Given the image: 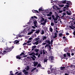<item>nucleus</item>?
<instances>
[{
	"mask_svg": "<svg viewBox=\"0 0 75 75\" xmlns=\"http://www.w3.org/2000/svg\"><path fill=\"white\" fill-rule=\"evenodd\" d=\"M31 51L28 52L29 55H32L33 57H34L35 58H36V57H35V53L34 52L32 53L31 52Z\"/></svg>",
	"mask_w": 75,
	"mask_h": 75,
	"instance_id": "obj_2",
	"label": "nucleus"
},
{
	"mask_svg": "<svg viewBox=\"0 0 75 75\" xmlns=\"http://www.w3.org/2000/svg\"><path fill=\"white\" fill-rule=\"evenodd\" d=\"M59 6L60 7H64V5H59Z\"/></svg>",
	"mask_w": 75,
	"mask_h": 75,
	"instance_id": "obj_38",
	"label": "nucleus"
},
{
	"mask_svg": "<svg viewBox=\"0 0 75 75\" xmlns=\"http://www.w3.org/2000/svg\"><path fill=\"white\" fill-rule=\"evenodd\" d=\"M62 35H63V34H62V33H60L59 34V36H62Z\"/></svg>",
	"mask_w": 75,
	"mask_h": 75,
	"instance_id": "obj_57",
	"label": "nucleus"
},
{
	"mask_svg": "<svg viewBox=\"0 0 75 75\" xmlns=\"http://www.w3.org/2000/svg\"><path fill=\"white\" fill-rule=\"evenodd\" d=\"M65 7H67V8H69V6L68 5H66L65 6Z\"/></svg>",
	"mask_w": 75,
	"mask_h": 75,
	"instance_id": "obj_44",
	"label": "nucleus"
},
{
	"mask_svg": "<svg viewBox=\"0 0 75 75\" xmlns=\"http://www.w3.org/2000/svg\"><path fill=\"white\" fill-rule=\"evenodd\" d=\"M64 51L65 52H67L68 51V48H65L64 50Z\"/></svg>",
	"mask_w": 75,
	"mask_h": 75,
	"instance_id": "obj_28",
	"label": "nucleus"
},
{
	"mask_svg": "<svg viewBox=\"0 0 75 75\" xmlns=\"http://www.w3.org/2000/svg\"><path fill=\"white\" fill-rule=\"evenodd\" d=\"M23 72L24 73V74H25V75L28 74V72L26 71L25 69L23 70Z\"/></svg>",
	"mask_w": 75,
	"mask_h": 75,
	"instance_id": "obj_8",
	"label": "nucleus"
},
{
	"mask_svg": "<svg viewBox=\"0 0 75 75\" xmlns=\"http://www.w3.org/2000/svg\"><path fill=\"white\" fill-rule=\"evenodd\" d=\"M49 14H50V16H51V15L52 14V12H50Z\"/></svg>",
	"mask_w": 75,
	"mask_h": 75,
	"instance_id": "obj_48",
	"label": "nucleus"
},
{
	"mask_svg": "<svg viewBox=\"0 0 75 75\" xmlns=\"http://www.w3.org/2000/svg\"><path fill=\"white\" fill-rule=\"evenodd\" d=\"M66 13L67 15H71V11H70V12H69L68 11H67Z\"/></svg>",
	"mask_w": 75,
	"mask_h": 75,
	"instance_id": "obj_19",
	"label": "nucleus"
},
{
	"mask_svg": "<svg viewBox=\"0 0 75 75\" xmlns=\"http://www.w3.org/2000/svg\"><path fill=\"white\" fill-rule=\"evenodd\" d=\"M58 3L59 4H61V3H64V4H65V3H67V1L66 0H63L62 1H59L58 2Z\"/></svg>",
	"mask_w": 75,
	"mask_h": 75,
	"instance_id": "obj_7",
	"label": "nucleus"
},
{
	"mask_svg": "<svg viewBox=\"0 0 75 75\" xmlns=\"http://www.w3.org/2000/svg\"><path fill=\"white\" fill-rule=\"evenodd\" d=\"M41 67V68H42V69H43L42 67V66H41V64H38L37 66V68H38V67Z\"/></svg>",
	"mask_w": 75,
	"mask_h": 75,
	"instance_id": "obj_16",
	"label": "nucleus"
},
{
	"mask_svg": "<svg viewBox=\"0 0 75 75\" xmlns=\"http://www.w3.org/2000/svg\"><path fill=\"white\" fill-rule=\"evenodd\" d=\"M35 55H36L37 56L38 55V53L37 52L36 54H35Z\"/></svg>",
	"mask_w": 75,
	"mask_h": 75,
	"instance_id": "obj_60",
	"label": "nucleus"
},
{
	"mask_svg": "<svg viewBox=\"0 0 75 75\" xmlns=\"http://www.w3.org/2000/svg\"><path fill=\"white\" fill-rule=\"evenodd\" d=\"M66 35H69V34L68 33H66Z\"/></svg>",
	"mask_w": 75,
	"mask_h": 75,
	"instance_id": "obj_62",
	"label": "nucleus"
},
{
	"mask_svg": "<svg viewBox=\"0 0 75 75\" xmlns=\"http://www.w3.org/2000/svg\"><path fill=\"white\" fill-rule=\"evenodd\" d=\"M47 72L48 74H51V72H50V70H48L47 71Z\"/></svg>",
	"mask_w": 75,
	"mask_h": 75,
	"instance_id": "obj_45",
	"label": "nucleus"
},
{
	"mask_svg": "<svg viewBox=\"0 0 75 75\" xmlns=\"http://www.w3.org/2000/svg\"><path fill=\"white\" fill-rule=\"evenodd\" d=\"M54 69H51V72L52 73H54Z\"/></svg>",
	"mask_w": 75,
	"mask_h": 75,
	"instance_id": "obj_34",
	"label": "nucleus"
},
{
	"mask_svg": "<svg viewBox=\"0 0 75 75\" xmlns=\"http://www.w3.org/2000/svg\"><path fill=\"white\" fill-rule=\"evenodd\" d=\"M9 48V49H8V48L7 47L6 49V51L7 52H10L12 50V49L11 48V47H10V48Z\"/></svg>",
	"mask_w": 75,
	"mask_h": 75,
	"instance_id": "obj_5",
	"label": "nucleus"
},
{
	"mask_svg": "<svg viewBox=\"0 0 75 75\" xmlns=\"http://www.w3.org/2000/svg\"><path fill=\"white\" fill-rule=\"evenodd\" d=\"M40 30H38L35 32V33L36 34H39L40 33Z\"/></svg>",
	"mask_w": 75,
	"mask_h": 75,
	"instance_id": "obj_21",
	"label": "nucleus"
},
{
	"mask_svg": "<svg viewBox=\"0 0 75 75\" xmlns=\"http://www.w3.org/2000/svg\"><path fill=\"white\" fill-rule=\"evenodd\" d=\"M35 51L36 52H38L39 50L38 49H35Z\"/></svg>",
	"mask_w": 75,
	"mask_h": 75,
	"instance_id": "obj_39",
	"label": "nucleus"
},
{
	"mask_svg": "<svg viewBox=\"0 0 75 75\" xmlns=\"http://www.w3.org/2000/svg\"><path fill=\"white\" fill-rule=\"evenodd\" d=\"M31 31H32L31 32H33V33H34V31H35V30L32 29V30H31Z\"/></svg>",
	"mask_w": 75,
	"mask_h": 75,
	"instance_id": "obj_53",
	"label": "nucleus"
},
{
	"mask_svg": "<svg viewBox=\"0 0 75 75\" xmlns=\"http://www.w3.org/2000/svg\"><path fill=\"white\" fill-rule=\"evenodd\" d=\"M42 39H40L38 41V42H39V43H41L42 42Z\"/></svg>",
	"mask_w": 75,
	"mask_h": 75,
	"instance_id": "obj_20",
	"label": "nucleus"
},
{
	"mask_svg": "<svg viewBox=\"0 0 75 75\" xmlns=\"http://www.w3.org/2000/svg\"><path fill=\"white\" fill-rule=\"evenodd\" d=\"M40 56H41V53L38 55V58H40Z\"/></svg>",
	"mask_w": 75,
	"mask_h": 75,
	"instance_id": "obj_58",
	"label": "nucleus"
},
{
	"mask_svg": "<svg viewBox=\"0 0 75 75\" xmlns=\"http://www.w3.org/2000/svg\"><path fill=\"white\" fill-rule=\"evenodd\" d=\"M39 43V42H38V41H36V42H35L34 43L33 42V44H34V45H38V43Z\"/></svg>",
	"mask_w": 75,
	"mask_h": 75,
	"instance_id": "obj_14",
	"label": "nucleus"
},
{
	"mask_svg": "<svg viewBox=\"0 0 75 75\" xmlns=\"http://www.w3.org/2000/svg\"><path fill=\"white\" fill-rule=\"evenodd\" d=\"M50 42L51 44H52V42H53V40H51Z\"/></svg>",
	"mask_w": 75,
	"mask_h": 75,
	"instance_id": "obj_59",
	"label": "nucleus"
},
{
	"mask_svg": "<svg viewBox=\"0 0 75 75\" xmlns=\"http://www.w3.org/2000/svg\"><path fill=\"white\" fill-rule=\"evenodd\" d=\"M60 70L62 71H65V67H62L60 68Z\"/></svg>",
	"mask_w": 75,
	"mask_h": 75,
	"instance_id": "obj_11",
	"label": "nucleus"
},
{
	"mask_svg": "<svg viewBox=\"0 0 75 75\" xmlns=\"http://www.w3.org/2000/svg\"><path fill=\"white\" fill-rule=\"evenodd\" d=\"M64 15H63V16H61L60 18H61L62 19V18H64Z\"/></svg>",
	"mask_w": 75,
	"mask_h": 75,
	"instance_id": "obj_43",
	"label": "nucleus"
},
{
	"mask_svg": "<svg viewBox=\"0 0 75 75\" xmlns=\"http://www.w3.org/2000/svg\"><path fill=\"white\" fill-rule=\"evenodd\" d=\"M47 60H48V59H47V58H45L44 61V62H47Z\"/></svg>",
	"mask_w": 75,
	"mask_h": 75,
	"instance_id": "obj_30",
	"label": "nucleus"
},
{
	"mask_svg": "<svg viewBox=\"0 0 75 75\" xmlns=\"http://www.w3.org/2000/svg\"><path fill=\"white\" fill-rule=\"evenodd\" d=\"M40 39V38H36L35 39V41H37L38 40Z\"/></svg>",
	"mask_w": 75,
	"mask_h": 75,
	"instance_id": "obj_40",
	"label": "nucleus"
},
{
	"mask_svg": "<svg viewBox=\"0 0 75 75\" xmlns=\"http://www.w3.org/2000/svg\"><path fill=\"white\" fill-rule=\"evenodd\" d=\"M56 17L55 18H56V19L58 20V18L59 17V16H58V15L57 14L56 15Z\"/></svg>",
	"mask_w": 75,
	"mask_h": 75,
	"instance_id": "obj_26",
	"label": "nucleus"
},
{
	"mask_svg": "<svg viewBox=\"0 0 75 75\" xmlns=\"http://www.w3.org/2000/svg\"><path fill=\"white\" fill-rule=\"evenodd\" d=\"M64 57H66V54H64Z\"/></svg>",
	"mask_w": 75,
	"mask_h": 75,
	"instance_id": "obj_64",
	"label": "nucleus"
},
{
	"mask_svg": "<svg viewBox=\"0 0 75 75\" xmlns=\"http://www.w3.org/2000/svg\"><path fill=\"white\" fill-rule=\"evenodd\" d=\"M72 27L73 26H69V27L71 29H72V30H73L74 29V28H73V27Z\"/></svg>",
	"mask_w": 75,
	"mask_h": 75,
	"instance_id": "obj_41",
	"label": "nucleus"
},
{
	"mask_svg": "<svg viewBox=\"0 0 75 75\" xmlns=\"http://www.w3.org/2000/svg\"><path fill=\"white\" fill-rule=\"evenodd\" d=\"M33 24L34 26L36 28L38 27V23H37V20H35L33 21Z\"/></svg>",
	"mask_w": 75,
	"mask_h": 75,
	"instance_id": "obj_3",
	"label": "nucleus"
},
{
	"mask_svg": "<svg viewBox=\"0 0 75 75\" xmlns=\"http://www.w3.org/2000/svg\"><path fill=\"white\" fill-rule=\"evenodd\" d=\"M45 33H44V30H42V32L41 33V35H43L44 34H45Z\"/></svg>",
	"mask_w": 75,
	"mask_h": 75,
	"instance_id": "obj_27",
	"label": "nucleus"
},
{
	"mask_svg": "<svg viewBox=\"0 0 75 75\" xmlns=\"http://www.w3.org/2000/svg\"><path fill=\"white\" fill-rule=\"evenodd\" d=\"M41 55H42V54H43V55H45V51L43 50H41L40 52Z\"/></svg>",
	"mask_w": 75,
	"mask_h": 75,
	"instance_id": "obj_4",
	"label": "nucleus"
},
{
	"mask_svg": "<svg viewBox=\"0 0 75 75\" xmlns=\"http://www.w3.org/2000/svg\"><path fill=\"white\" fill-rule=\"evenodd\" d=\"M22 55H24V53L23 52H21L20 55V56Z\"/></svg>",
	"mask_w": 75,
	"mask_h": 75,
	"instance_id": "obj_46",
	"label": "nucleus"
},
{
	"mask_svg": "<svg viewBox=\"0 0 75 75\" xmlns=\"http://www.w3.org/2000/svg\"><path fill=\"white\" fill-rule=\"evenodd\" d=\"M45 43H43L42 45H45V47H51V42H50V41L49 40H47L45 41Z\"/></svg>",
	"mask_w": 75,
	"mask_h": 75,
	"instance_id": "obj_1",
	"label": "nucleus"
},
{
	"mask_svg": "<svg viewBox=\"0 0 75 75\" xmlns=\"http://www.w3.org/2000/svg\"><path fill=\"white\" fill-rule=\"evenodd\" d=\"M16 58H17V59H21V57H20V56L18 55L16 56Z\"/></svg>",
	"mask_w": 75,
	"mask_h": 75,
	"instance_id": "obj_24",
	"label": "nucleus"
},
{
	"mask_svg": "<svg viewBox=\"0 0 75 75\" xmlns=\"http://www.w3.org/2000/svg\"><path fill=\"white\" fill-rule=\"evenodd\" d=\"M63 15L64 16H65V15H67V13H66V12H64L63 13Z\"/></svg>",
	"mask_w": 75,
	"mask_h": 75,
	"instance_id": "obj_35",
	"label": "nucleus"
},
{
	"mask_svg": "<svg viewBox=\"0 0 75 75\" xmlns=\"http://www.w3.org/2000/svg\"><path fill=\"white\" fill-rule=\"evenodd\" d=\"M53 20H54V23H55V21H56V20L57 21V19H56L55 18H54V19H53Z\"/></svg>",
	"mask_w": 75,
	"mask_h": 75,
	"instance_id": "obj_54",
	"label": "nucleus"
},
{
	"mask_svg": "<svg viewBox=\"0 0 75 75\" xmlns=\"http://www.w3.org/2000/svg\"><path fill=\"white\" fill-rule=\"evenodd\" d=\"M49 58H51V61H54V57L52 56H50L49 57Z\"/></svg>",
	"mask_w": 75,
	"mask_h": 75,
	"instance_id": "obj_15",
	"label": "nucleus"
},
{
	"mask_svg": "<svg viewBox=\"0 0 75 75\" xmlns=\"http://www.w3.org/2000/svg\"><path fill=\"white\" fill-rule=\"evenodd\" d=\"M7 51H3V52L1 51L0 52V53L1 54H2V55H4V54H6V53H7Z\"/></svg>",
	"mask_w": 75,
	"mask_h": 75,
	"instance_id": "obj_6",
	"label": "nucleus"
},
{
	"mask_svg": "<svg viewBox=\"0 0 75 75\" xmlns=\"http://www.w3.org/2000/svg\"><path fill=\"white\" fill-rule=\"evenodd\" d=\"M43 23H41V24H42V25H45V24H46V23H47V19H45Z\"/></svg>",
	"mask_w": 75,
	"mask_h": 75,
	"instance_id": "obj_9",
	"label": "nucleus"
},
{
	"mask_svg": "<svg viewBox=\"0 0 75 75\" xmlns=\"http://www.w3.org/2000/svg\"><path fill=\"white\" fill-rule=\"evenodd\" d=\"M26 69V71H28L30 69L29 66H27Z\"/></svg>",
	"mask_w": 75,
	"mask_h": 75,
	"instance_id": "obj_31",
	"label": "nucleus"
},
{
	"mask_svg": "<svg viewBox=\"0 0 75 75\" xmlns=\"http://www.w3.org/2000/svg\"><path fill=\"white\" fill-rule=\"evenodd\" d=\"M43 10L42 9V8H40L39 9V12H40V11H42Z\"/></svg>",
	"mask_w": 75,
	"mask_h": 75,
	"instance_id": "obj_22",
	"label": "nucleus"
},
{
	"mask_svg": "<svg viewBox=\"0 0 75 75\" xmlns=\"http://www.w3.org/2000/svg\"><path fill=\"white\" fill-rule=\"evenodd\" d=\"M36 27L35 26H32V28H34V29H35L36 28Z\"/></svg>",
	"mask_w": 75,
	"mask_h": 75,
	"instance_id": "obj_49",
	"label": "nucleus"
},
{
	"mask_svg": "<svg viewBox=\"0 0 75 75\" xmlns=\"http://www.w3.org/2000/svg\"><path fill=\"white\" fill-rule=\"evenodd\" d=\"M36 69H37V68H34L31 71V72H33L34 70H36Z\"/></svg>",
	"mask_w": 75,
	"mask_h": 75,
	"instance_id": "obj_29",
	"label": "nucleus"
},
{
	"mask_svg": "<svg viewBox=\"0 0 75 75\" xmlns=\"http://www.w3.org/2000/svg\"><path fill=\"white\" fill-rule=\"evenodd\" d=\"M18 36L19 37H21V35H20V34L18 35Z\"/></svg>",
	"mask_w": 75,
	"mask_h": 75,
	"instance_id": "obj_56",
	"label": "nucleus"
},
{
	"mask_svg": "<svg viewBox=\"0 0 75 75\" xmlns=\"http://www.w3.org/2000/svg\"><path fill=\"white\" fill-rule=\"evenodd\" d=\"M49 30L50 31V32H52L53 31V29L52 28V27L51 26H50V27L49 28Z\"/></svg>",
	"mask_w": 75,
	"mask_h": 75,
	"instance_id": "obj_17",
	"label": "nucleus"
},
{
	"mask_svg": "<svg viewBox=\"0 0 75 75\" xmlns=\"http://www.w3.org/2000/svg\"><path fill=\"white\" fill-rule=\"evenodd\" d=\"M10 73L11 74V75H14V74H13L12 71H10Z\"/></svg>",
	"mask_w": 75,
	"mask_h": 75,
	"instance_id": "obj_50",
	"label": "nucleus"
},
{
	"mask_svg": "<svg viewBox=\"0 0 75 75\" xmlns=\"http://www.w3.org/2000/svg\"><path fill=\"white\" fill-rule=\"evenodd\" d=\"M22 75V73H21V72L18 73L17 75Z\"/></svg>",
	"mask_w": 75,
	"mask_h": 75,
	"instance_id": "obj_42",
	"label": "nucleus"
},
{
	"mask_svg": "<svg viewBox=\"0 0 75 75\" xmlns=\"http://www.w3.org/2000/svg\"><path fill=\"white\" fill-rule=\"evenodd\" d=\"M71 55H72V56H74V53H71Z\"/></svg>",
	"mask_w": 75,
	"mask_h": 75,
	"instance_id": "obj_63",
	"label": "nucleus"
},
{
	"mask_svg": "<svg viewBox=\"0 0 75 75\" xmlns=\"http://www.w3.org/2000/svg\"><path fill=\"white\" fill-rule=\"evenodd\" d=\"M42 19H40V22H43L44 21L45 19L43 18H42Z\"/></svg>",
	"mask_w": 75,
	"mask_h": 75,
	"instance_id": "obj_25",
	"label": "nucleus"
},
{
	"mask_svg": "<svg viewBox=\"0 0 75 75\" xmlns=\"http://www.w3.org/2000/svg\"><path fill=\"white\" fill-rule=\"evenodd\" d=\"M32 11L33 12L35 13H39L38 11L34 10H32Z\"/></svg>",
	"mask_w": 75,
	"mask_h": 75,
	"instance_id": "obj_12",
	"label": "nucleus"
},
{
	"mask_svg": "<svg viewBox=\"0 0 75 75\" xmlns=\"http://www.w3.org/2000/svg\"><path fill=\"white\" fill-rule=\"evenodd\" d=\"M51 26H54V23L53 22H52L51 23Z\"/></svg>",
	"mask_w": 75,
	"mask_h": 75,
	"instance_id": "obj_37",
	"label": "nucleus"
},
{
	"mask_svg": "<svg viewBox=\"0 0 75 75\" xmlns=\"http://www.w3.org/2000/svg\"><path fill=\"white\" fill-rule=\"evenodd\" d=\"M31 57L32 58L33 60L34 61L35 60V58H34V57Z\"/></svg>",
	"mask_w": 75,
	"mask_h": 75,
	"instance_id": "obj_51",
	"label": "nucleus"
},
{
	"mask_svg": "<svg viewBox=\"0 0 75 75\" xmlns=\"http://www.w3.org/2000/svg\"><path fill=\"white\" fill-rule=\"evenodd\" d=\"M14 42V44H18V42H19V41L17 40H16L14 42Z\"/></svg>",
	"mask_w": 75,
	"mask_h": 75,
	"instance_id": "obj_18",
	"label": "nucleus"
},
{
	"mask_svg": "<svg viewBox=\"0 0 75 75\" xmlns=\"http://www.w3.org/2000/svg\"><path fill=\"white\" fill-rule=\"evenodd\" d=\"M67 55H68V56L69 57V58H70L71 55H70V53H67Z\"/></svg>",
	"mask_w": 75,
	"mask_h": 75,
	"instance_id": "obj_36",
	"label": "nucleus"
},
{
	"mask_svg": "<svg viewBox=\"0 0 75 75\" xmlns=\"http://www.w3.org/2000/svg\"><path fill=\"white\" fill-rule=\"evenodd\" d=\"M51 18H52L50 17L48 18V19L50 20H51Z\"/></svg>",
	"mask_w": 75,
	"mask_h": 75,
	"instance_id": "obj_61",
	"label": "nucleus"
},
{
	"mask_svg": "<svg viewBox=\"0 0 75 75\" xmlns=\"http://www.w3.org/2000/svg\"><path fill=\"white\" fill-rule=\"evenodd\" d=\"M59 13H62V11L59 10Z\"/></svg>",
	"mask_w": 75,
	"mask_h": 75,
	"instance_id": "obj_55",
	"label": "nucleus"
},
{
	"mask_svg": "<svg viewBox=\"0 0 75 75\" xmlns=\"http://www.w3.org/2000/svg\"><path fill=\"white\" fill-rule=\"evenodd\" d=\"M52 18L53 20H54V19H55V16H54L53 15H52Z\"/></svg>",
	"mask_w": 75,
	"mask_h": 75,
	"instance_id": "obj_32",
	"label": "nucleus"
},
{
	"mask_svg": "<svg viewBox=\"0 0 75 75\" xmlns=\"http://www.w3.org/2000/svg\"><path fill=\"white\" fill-rule=\"evenodd\" d=\"M38 64V62H34V65H33V66L34 67H36V66H37V65Z\"/></svg>",
	"mask_w": 75,
	"mask_h": 75,
	"instance_id": "obj_10",
	"label": "nucleus"
},
{
	"mask_svg": "<svg viewBox=\"0 0 75 75\" xmlns=\"http://www.w3.org/2000/svg\"><path fill=\"white\" fill-rule=\"evenodd\" d=\"M47 16H48V17H51V16H50V14L49 13L47 14Z\"/></svg>",
	"mask_w": 75,
	"mask_h": 75,
	"instance_id": "obj_52",
	"label": "nucleus"
},
{
	"mask_svg": "<svg viewBox=\"0 0 75 75\" xmlns=\"http://www.w3.org/2000/svg\"><path fill=\"white\" fill-rule=\"evenodd\" d=\"M57 34L58 33H56V32H55L54 33L55 36H53V38H57Z\"/></svg>",
	"mask_w": 75,
	"mask_h": 75,
	"instance_id": "obj_13",
	"label": "nucleus"
},
{
	"mask_svg": "<svg viewBox=\"0 0 75 75\" xmlns=\"http://www.w3.org/2000/svg\"><path fill=\"white\" fill-rule=\"evenodd\" d=\"M33 32H32V31H31L28 33V35H31V34H33Z\"/></svg>",
	"mask_w": 75,
	"mask_h": 75,
	"instance_id": "obj_33",
	"label": "nucleus"
},
{
	"mask_svg": "<svg viewBox=\"0 0 75 75\" xmlns=\"http://www.w3.org/2000/svg\"><path fill=\"white\" fill-rule=\"evenodd\" d=\"M31 42V41L30 40H28V42H27V44H28L29 43H30V42Z\"/></svg>",
	"mask_w": 75,
	"mask_h": 75,
	"instance_id": "obj_47",
	"label": "nucleus"
},
{
	"mask_svg": "<svg viewBox=\"0 0 75 75\" xmlns=\"http://www.w3.org/2000/svg\"><path fill=\"white\" fill-rule=\"evenodd\" d=\"M47 37L46 36H44L43 37V40L42 41H44V40H47Z\"/></svg>",
	"mask_w": 75,
	"mask_h": 75,
	"instance_id": "obj_23",
	"label": "nucleus"
}]
</instances>
